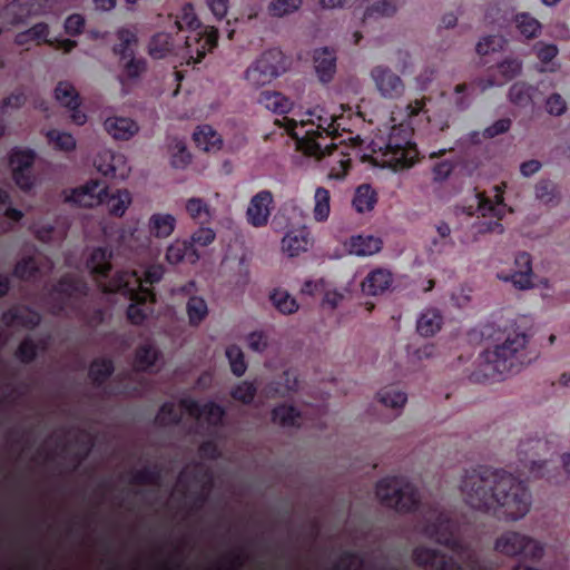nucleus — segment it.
Instances as JSON below:
<instances>
[{"label":"nucleus","mask_w":570,"mask_h":570,"mask_svg":"<svg viewBox=\"0 0 570 570\" xmlns=\"http://www.w3.org/2000/svg\"><path fill=\"white\" fill-rule=\"evenodd\" d=\"M459 489L468 507L504 522L523 520L533 503L530 488L503 469L479 466L466 470Z\"/></svg>","instance_id":"obj_1"},{"label":"nucleus","mask_w":570,"mask_h":570,"mask_svg":"<svg viewBox=\"0 0 570 570\" xmlns=\"http://www.w3.org/2000/svg\"><path fill=\"white\" fill-rule=\"evenodd\" d=\"M334 115L316 107L299 118L283 117L277 122L295 139L296 148L316 159L328 157L330 178L342 179L347 173L351 159L338 150L333 137L341 124Z\"/></svg>","instance_id":"obj_2"},{"label":"nucleus","mask_w":570,"mask_h":570,"mask_svg":"<svg viewBox=\"0 0 570 570\" xmlns=\"http://www.w3.org/2000/svg\"><path fill=\"white\" fill-rule=\"evenodd\" d=\"M429 122L425 98L395 106L391 111V131L386 141H373L374 163L394 170L412 167L419 159V150L412 141L413 131Z\"/></svg>","instance_id":"obj_3"},{"label":"nucleus","mask_w":570,"mask_h":570,"mask_svg":"<svg viewBox=\"0 0 570 570\" xmlns=\"http://www.w3.org/2000/svg\"><path fill=\"white\" fill-rule=\"evenodd\" d=\"M111 252L106 247L95 248L87 262V266L97 286L104 293L120 294L130 305L127 308V318L131 324H142V278L137 272L118 271L110 275Z\"/></svg>","instance_id":"obj_4"},{"label":"nucleus","mask_w":570,"mask_h":570,"mask_svg":"<svg viewBox=\"0 0 570 570\" xmlns=\"http://www.w3.org/2000/svg\"><path fill=\"white\" fill-rule=\"evenodd\" d=\"M503 340L483 351L478 360V370L471 374L474 382L500 381L519 371L523 364V351L529 335L517 322L504 326Z\"/></svg>","instance_id":"obj_5"},{"label":"nucleus","mask_w":570,"mask_h":570,"mask_svg":"<svg viewBox=\"0 0 570 570\" xmlns=\"http://www.w3.org/2000/svg\"><path fill=\"white\" fill-rule=\"evenodd\" d=\"M435 520L431 521L425 528V534L448 548L451 557L439 553L436 550L429 548H417L414 551V559L419 564L429 566L431 570H463L466 568H474L473 553L470 549L464 547L455 533V525L444 513H436Z\"/></svg>","instance_id":"obj_6"},{"label":"nucleus","mask_w":570,"mask_h":570,"mask_svg":"<svg viewBox=\"0 0 570 570\" xmlns=\"http://www.w3.org/2000/svg\"><path fill=\"white\" fill-rule=\"evenodd\" d=\"M178 30H188L183 48L178 53L187 65L198 63L208 51L217 45L218 31L214 27L200 28L195 9L191 3H185L175 17Z\"/></svg>","instance_id":"obj_7"},{"label":"nucleus","mask_w":570,"mask_h":570,"mask_svg":"<svg viewBox=\"0 0 570 570\" xmlns=\"http://www.w3.org/2000/svg\"><path fill=\"white\" fill-rule=\"evenodd\" d=\"M224 416V410L212 402H207L203 405L198 404L194 400L186 397L180 400L178 403L168 402L165 403L157 414V421L159 424L169 425L178 423L184 419L194 420L198 428L207 429L216 426L222 422Z\"/></svg>","instance_id":"obj_8"},{"label":"nucleus","mask_w":570,"mask_h":570,"mask_svg":"<svg viewBox=\"0 0 570 570\" xmlns=\"http://www.w3.org/2000/svg\"><path fill=\"white\" fill-rule=\"evenodd\" d=\"M559 449L560 442L557 436L529 438L519 443L518 456L530 479L542 480V476L533 474V468L544 466L543 471L552 469L549 458L557 454Z\"/></svg>","instance_id":"obj_9"},{"label":"nucleus","mask_w":570,"mask_h":570,"mask_svg":"<svg viewBox=\"0 0 570 570\" xmlns=\"http://www.w3.org/2000/svg\"><path fill=\"white\" fill-rule=\"evenodd\" d=\"M376 495L380 501L397 511H410L419 502L416 488L404 478H385L376 485Z\"/></svg>","instance_id":"obj_10"},{"label":"nucleus","mask_w":570,"mask_h":570,"mask_svg":"<svg viewBox=\"0 0 570 570\" xmlns=\"http://www.w3.org/2000/svg\"><path fill=\"white\" fill-rule=\"evenodd\" d=\"M494 549L504 556H522L530 560H540L544 554V546L539 540L514 530L505 531L499 535Z\"/></svg>","instance_id":"obj_11"},{"label":"nucleus","mask_w":570,"mask_h":570,"mask_svg":"<svg viewBox=\"0 0 570 570\" xmlns=\"http://www.w3.org/2000/svg\"><path fill=\"white\" fill-rule=\"evenodd\" d=\"M285 71L284 56L281 50L265 51L246 70L245 79L255 88L265 86Z\"/></svg>","instance_id":"obj_12"},{"label":"nucleus","mask_w":570,"mask_h":570,"mask_svg":"<svg viewBox=\"0 0 570 570\" xmlns=\"http://www.w3.org/2000/svg\"><path fill=\"white\" fill-rule=\"evenodd\" d=\"M37 154L30 148L14 147L9 153V165L12 170V179L22 191H30L36 184L32 173Z\"/></svg>","instance_id":"obj_13"},{"label":"nucleus","mask_w":570,"mask_h":570,"mask_svg":"<svg viewBox=\"0 0 570 570\" xmlns=\"http://www.w3.org/2000/svg\"><path fill=\"white\" fill-rule=\"evenodd\" d=\"M497 277L505 283H511L517 289L525 291L534 286L532 261L528 253H519L514 257V268L512 271L501 269Z\"/></svg>","instance_id":"obj_14"},{"label":"nucleus","mask_w":570,"mask_h":570,"mask_svg":"<svg viewBox=\"0 0 570 570\" xmlns=\"http://www.w3.org/2000/svg\"><path fill=\"white\" fill-rule=\"evenodd\" d=\"M87 294L88 286L85 282L71 276H62L52 287V314H61L66 309L70 298L75 296H86Z\"/></svg>","instance_id":"obj_15"},{"label":"nucleus","mask_w":570,"mask_h":570,"mask_svg":"<svg viewBox=\"0 0 570 570\" xmlns=\"http://www.w3.org/2000/svg\"><path fill=\"white\" fill-rule=\"evenodd\" d=\"M273 207L274 196L272 191L267 189L258 191L248 203L246 209L247 223L255 228L265 227L269 222Z\"/></svg>","instance_id":"obj_16"},{"label":"nucleus","mask_w":570,"mask_h":570,"mask_svg":"<svg viewBox=\"0 0 570 570\" xmlns=\"http://www.w3.org/2000/svg\"><path fill=\"white\" fill-rule=\"evenodd\" d=\"M119 43L114 46L115 55L119 56L124 63L128 77L139 76L142 67L141 60H136L131 43L136 41V36L128 29H120L117 32Z\"/></svg>","instance_id":"obj_17"},{"label":"nucleus","mask_w":570,"mask_h":570,"mask_svg":"<svg viewBox=\"0 0 570 570\" xmlns=\"http://www.w3.org/2000/svg\"><path fill=\"white\" fill-rule=\"evenodd\" d=\"M107 196V186L98 180H91L79 188L72 189L68 200L80 207L90 208L104 204Z\"/></svg>","instance_id":"obj_18"},{"label":"nucleus","mask_w":570,"mask_h":570,"mask_svg":"<svg viewBox=\"0 0 570 570\" xmlns=\"http://www.w3.org/2000/svg\"><path fill=\"white\" fill-rule=\"evenodd\" d=\"M95 166L105 177L114 179H125L129 174L124 156L112 150L100 151L95 159Z\"/></svg>","instance_id":"obj_19"},{"label":"nucleus","mask_w":570,"mask_h":570,"mask_svg":"<svg viewBox=\"0 0 570 570\" xmlns=\"http://www.w3.org/2000/svg\"><path fill=\"white\" fill-rule=\"evenodd\" d=\"M544 466H534L533 474L542 476V480L550 487L570 488V452L562 453L560 456V465H553L552 469Z\"/></svg>","instance_id":"obj_20"},{"label":"nucleus","mask_w":570,"mask_h":570,"mask_svg":"<svg viewBox=\"0 0 570 570\" xmlns=\"http://www.w3.org/2000/svg\"><path fill=\"white\" fill-rule=\"evenodd\" d=\"M371 76L377 90L383 97L397 98L403 94V81L389 68L377 66L372 70Z\"/></svg>","instance_id":"obj_21"},{"label":"nucleus","mask_w":570,"mask_h":570,"mask_svg":"<svg viewBox=\"0 0 570 570\" xmlns=\"http://www.w3.org/2000/svg\"><path fill=\"white\" fill-rule=\"evenodd\" d=\"M46 13V7L40 0H13L4 8V14L10 16V22L18 24L31 16Z\"/></svg>","instance_id":"obj_22"},{"label":"nucleus","mask_w":570,"mask_h":570,"mask_svg":"<svg viewBox=\"0 0 570 570\" xmlns=\"http://www.w3.org/2000/svg\"><path fill=\"white\" fill-rule=\"evenodd\" d=\"M165 259L173 266L184 261L196 264L200 259V254L196 248L190 247L188 239L176 238L167 246Z\"/></svg>","instance_id":"obj_23"},{"label":"nucleus","mask_w":570,"mask_h":570,"mask_svg":"<svg viewBox=\"0 0 570 570\" xmlns=\"http://www.w3.org/2000/svg\"><path fill=\"white\" fill-rule=\"evenodd\" d=\"M383 242L373 235H354L345 243V249L351 255L364 257L372 256L382 249Z\"/></svg>","instance_id":"obj_24"},{"label":"nucleus","mask_w":570,"mask_h":570,"mask_svg":"<svg viewBox=\"0 0 570 570\" xmlns=\"http://www.w3.org/2000/svg\"><path fill=\"white\" fill-rule=\"evenodd\" d=\"M311 244L309 232L306 227L288 230L282 238V250L288 257L298 256L308 249Z\"/></svg>","instance_id":"obj_25"},{"label":"nucleus","mask_w":570,"mask_h":570,"mask_svg":"<svg viewBox=\"0 0 570 570\" xmlns=\"http://www.w3.org/2000/svg\"><path fill=\"white\" fill-rule=\"evenodd\" d=\"M392 283L393 276L389 269L376 268L362 282V291L367 295H379L389 289Z\"/></svg>","instance_id":"obj_26"},{"label":"nucleus","mask_w":570,"mask_h":570,"mask_svg":"<svg viewBox=\"0 0 570 570\" xmlns=\"http://www.w3.org/2000/svg\"><path fill=\"white\" fill-rule=\"evenodd\" d=\"M176 217L168 213L153 214L147 224L148 233L151 237L168 238L176 228Z\"/></svg>","instance_id":"obj_27"},{"label":"nucleus","mask_w":570,"mask_h":570,"mask_svg":"<svg viewBox=\"0 0 570 570\" xmlns=\"http://www.w3.org/2000/svg\"><path fill=\"white\" fill-rule=\"evenodd\" d=\"M115 373V363L109 357H96L91 361L88 376L96 387L102 386Z\"/></svg>","instance_id":"obj_28"},{"label":"nucleus","mask_w":570,"mask_h":570,"mask_svg":"<svg viewBox=\"0 0 570 570\" xmlns=\"http://www.w3.org/2000/svg\"><path fill=\"white\" fill-rule=\"evenodd\" d=\"M193 139L196 146L205 151H217L223 145L220 135L209 125L198 126L193 134Z\"/></svg>","instance_id":"obj_29"},{"label":"nucleus","mask_w":570,"mask_h":570,"mask_svg":"<svg viewBox=\"0 0 570 570\" xmlns=\"http://www.w3.org/2000/svg\"><path fill=\"white\" fill-rule=\"evenodd\" d=\"M104 126L111 137L119 140H128L138 130L136 122L125 117L107 118Z\"/></svg>","instance_id":"obj_30"},{"label":"nucleus","mask_w":570,"mask_h":570,"mask_svg":"<svg viewBox=\"0 0 570 570\" xmlns=\"http://www.w3.org/2000/svg\"><path fill=\"white\" fill-rule=\"evenodd\" d=\"M185 209L187 215L197 224L206 225L209 224L213 218L215 210L209 204L199 197H191L186 200Z\"/></svg>","instance_id":"obj_31"},{"label":"nucleus","mask_w":570,"mask_h":570,"mask_svg":"<svg viewBox=\"0 0 570 570\" xmlns=\"http://www.w3.org/2000/svg\"><path fill=\"white\" fill-rule=\"evenodd\" d=\"M478 210L485 216H493L501 218L507 213V206L503 204V196L500 187H495L494 199L487 198L482 195H476Z\"/></svg>","instance_id":"obj_32"},{"label":"nucleus","mask_w":570,"mask_h":570,"mask_svg":"<svg viewBox=\"0 0 570 570\" xmlns=\"http://www.w3.org/2000/svg\"><path fill=\"white\" fill-rule=\"evenodd\" d=\"M315 70L322 81L332 78L336 68V57L333 50L328 48L317 49L314 52Z\"/></svg>","instance_id":"obj_33"},{"label":"nucleus","mask_w":570,"mask_h":570,"mask_svg":"<svg viewBox=\"0 0 570 570\" xmlns=\"http://www.w3.org/2000/svg\"><path fill=\"white\" fill-rule=\"evenodd\" d=\"M442 325V315L436 308H426L424 309L417 321H416V330L422 336H433L438 333Z\"/></svg>","instance_id":"obj_34"},{"label":"nucleus","mask_w":570,"mask_h":570,"mask_svg":"<svg viewBox=\"0 0 570 570\" xmlns=\"http://www.w3.org/2000/svg\"><path fill=\"white\" fill-rule=\"evenodd\" d=\"M498 69L503 77V81H497L494 79L480 80L478 86L480 87L481 91H484L493 86H501L503 82L518 76L522 69V62L518 59H507L499 63Z\"/></svg>","instance_id":"obj_35"},{"label":"nucleus","mask_w":570,"mask_h":570,"mask_svg":"<svg viewBox=\"0 0 570 570\" xmlns=\"http://www.w3.org/2000/svg\"><path fill=\"white\" fill-rule=\"evenodd\" d=\"M538 59L541 65L538 67L540 72H554L559 69V65L553 61L559 50L556 45L538 42L533 47Z\"/></svg>","instance_id":"obj_36"},{"label":"nucleus","mask_w":570,"mask_h":570,"mask_svg":"<svg viewBox=\"0 0 570 570\" xmlns=\"http://www.w3.org/2000/svg\"><path fill=\"white\" fill-rule=\"evenodd\" d=\"M174 48L171 37L166 32L157 33L149 42L148 51L149 55L155 59H161L166 57L168 53L174 52L175 56L179 57L181 60V56L177 55L179 49Z\"/></svg>","instance_id":"obj_37"},{"label":"nucleus","mask_w":570,"mask_h":570,"mask_svg":"<svg viewBox=\"0 0 570 570\" xmlns=\"http://www.w3.org/2000/svg\"><path fill=\"white\" fill-rule=\"evenodd\" d=\"M258 102L266 109L281 115L288 112L293 107V102L287 97L276 91H263Z\"/></svg>","instance_id":"obj_38"},{"label":"nucleus","mask_w":570,"mask_h":570,"mask_svg":"<svg viewBox=\"0 0 570 570\" xmlns=\"http://www.w3.org/2000/svg\"><path fill=\"white\" fill-rule=\"evenodd\" d=\"M377 202L376 193L370 185H361L356 188L352 204L357 213L371 212Z\"/></svg>","instance_id":"obj_39"},{"label":"nucleus","mask_w":570,"mask_h":570,"mask_svg":"<svg viewBox=\"0 0 570 570\" xmlns=\"http://www.w3.org/2000/svg\"><path fill=\"white\" fill-rule=\"evenodd\" d=\"M331 214V193L324 187H317L314 191L313 217L316 222H326Z\"/></svg>","instance_id":"obj_40"},{"label":"nucleus","mask_w":570,"mask_h":570,"mask_svg":"<svg viewBox=\"0 0 570 570\" xmlns=\"http://www.w3.org/2000/svg\"><path fill=\"white\" fill-rule=\"evenodd\" d=\"M513 23L521 36L532 39L541 32V23L528 12L517 13Z\"/></svg>","instance_id":"obj_41"},{"label":"nucleus","mask_w":570,"mask_h":570,"mask_svg":"<svg viewBox=\"0 0 570 570\" xmlns=\"http://www.w3.org/2000/svg\"><path fill=\"white\" fill-rule=\"evenodd\" d=\"M55 99L63 107H80L81 100L76 88L69 81H59L55 88Z\"/></svg>","instance_id":"obj_42"},{"label":"nucleus","mask_w":570,"mask_h":570,"mask_svg":"<svg viewBox=\"0 0 570 570\" xmlns=\"http://www.w3.org/2000/svg\"><path fill=\"white\" fill-rule=\"evenodd\" d=\"M105 203L110 215L121 217L131 204V195L126 189H118L115 194H108Z\"/></svg>","instance_id":"obj_43"},{"label":"nucleus","mask_w":570,"mask_h":570,"mask_svg":"<svg viewBox=\"0 0 570 570\" xmlns=\"http://www.w3.org/2000/svg\"><path fill=\"white\" fill-rule=\"evenodd\" d=\"M377 400L386 407L399 410L405 405L407 395L395 386H385L377 392Z\"/></svg>","instance_id":"obj_44"},{"label":"nucleus","mask_w":570,"mask_h":570,"mask_svg":"<svg viewBox=\"0 0 570 570\" xmlns=\"http://www.w3.org/2000/svg\"><path fill=\"white\" fill-rule=\"evenodd\" d=\"M273 421L282 426H299L305 423L304 416L293 406H278L273 411Z\"/></svg>","instance_id":"obj_45"},{"label":"nucleus","mask_w":570,"mask_h":570,"mask_svg":"<svg viewBox=\"0 0 570 570\" xmlns=\"http://www.w3.org/2000/svg\"><path fill=\"white\" fill-rule=\"evenodd\" d=\"M271 301L274 307L282 314H293L298 311L296 299L283 288H276L271 294Z\"/></svg>","instance_id":"obj_46"},{"label":"nucleus","mask_w":570,"mask_h":570,"mask_svg":"<svg viewBox=\"0 0 570 570\" xmlns=\"http://www.w3.org/2000/svg\"><path fill=\"white\" fill-rule=\"evenodd\" d=\"M186 312L190 325H199L208 315V306L202 296H190L186 304Z\"/></svg>","instance_id":"obj_47"},{"label":"nucleus","mask_w":570,"mask_h":570,"mask_svg":"<svg viewBox=\"0 0 570 570\" xmlns=\"http://www.w3.org/2000/svg\"><path fill=\"white\" fill-rule=\"evenodd\" d=\"M170 163L175 168H185L191 160L186 144L181 139L175 138L169 145Z\"/></svg>","instance_id":"obj_48"},{"label":"nucleus","mask_w":570,"mask_h":570,"mask_svg":"<svg viewBox=\"0 0 570 570\" xmlns=\"http://www.w3.org/2000/svg\"><path fill=\"white\" fill-rule=\"evenodd\" d=\"M397 7L399 0L377 1L366 9L364 20L391 17L396 12Z\"/></svg>","instance_id":"obj_49"},{"label":"nucleus","mask_w":570,"mask_h":570,"mask_svg":"<svg viewBox=\"0 0 570 570\" xmlns=\"http://www.w3.org/2000/svg\"><path fill=\"white\" fill-rule=\"evenodd\" d=\"M533 90V87L525 82H515L509 90V100L515 106H528L532 101Z\"/></svg>","instance_id":"obj_50"},{"label":"nucleus","mask_w":570,"mask_h":570,"mask_svg":"<svg viewBox=\"0 0 570 570\" xmlns=\"http://www.w3.org/2000/svg\"><path fill=\"white\" fill-rule=\"evenodd\" d=\"M46 137L50 144H53L57 150L72 151L76 148V139L69 132L50 129L47 131Z\"/></svg>","instance_id":"obj_51"},{"label":"nucleus","mask_w":570,"mask_h":570,"mask_svg":"<svg viewBox=\"0 0 570 570\" xmlns=\"http://www.w3.org/2000/svg\"><path fill=\"white\" fill-rule=\"evenodd\" d=\"M39 348L45 350V345L39 347L31 337H24L17 347L16 357L23 364H30L37 358Z\"/></svg>","instance_id":"obj_52"},{"label":"nucleus","mask_w":570,"mask_h":570,"mask_svg":"<svg viewBox=\"0 0 570 570\" xmlns=\"http://www.w3.org/2000/svg\"><path fill=\"white\" fill-rule=\"evenodd\" d=\"M39 273V267L33 257H24L20 259L12 272V275L21 281H31Z\"/></svg>","instance_id":"obj_53"},{"label":"nucleus","mask_w":570,"mask_h":570,"mask_svg":"<svg viewBox=\"0 0 570 570\" xmlns=\"http://www.w3.org/2000/svg\"><path fill=\"white\" fill-rule=\"evenodd\" d=\"M302 3V0H273L268 4V13L282 18L297 11Z\"/></svg>","instance_id":"obj_54"},{"label":"nucleus","mask_w":570,"mask_h":570,"mask_svg":"<svg viewBox=\"0 0 570 570\" xmlns=\"http://www.w3.org/2000/svg\"><path fill=\"white\" fill-rule=\"evenodd\" d=\"M215 238L216 233L213 228L200 226L190 235L188 243L190 244V247L198 250V247H207L210 245Z\"/></svg>","instance_id":"obj_55"},{"label":"nucleus","mask_w":570,"mask_h":570,"mask_svg":"<svg viewBox=\"0 0 570 570\" xmlns=\"http://www.w3.org/2000/svg\"><path fill=\"white\" fill-rule=\"evenodd\" d=\"M226 356L229 361L233 373L237 376H242L247 368L242 350L236 345H232L227 347Z\"/></svg>","instance_id":"obj_56"},{"label":"nucleus","mask_w":570,"mask_h":570,"mask_svg":"<svg viewBox=\"0 0 570 570\" xmlns=\"http://www.w3.org/2000/svg\"><path fill=\"white\" fill-rule=\"evenodd\" d=\"M17 325H20L28 330H33L41 323V315L29 307L18 309Z\"/></svg>","instance_id":"obj_57"},{"label":"nucleus","mask_w":570,"mask_h":570,"mask_svg":"<svg viewBox=\"0 0 570 570\" xmlns=\"http://www.w3.org/2000/svg\"><path fill=\"white\" fill-rule=\"evenodd\" d=\"M507 40L501 36H489L481 39L476 45V51L479 55H488L503 49Z\"/></svg>","instance_id":"obj_58"},{"label":"nucleus","mask_w":570,"mask_h":570,"mask_svg":"<svg viewBox=\"0 0 570 570\" xmlns=\"http://www.w3.org/2000/svg\"><path fill=\"white\" fill-rule=\"evenodd\" d=\"M285 382L278 383L276 387L271 389L268 393L272 395H281L284 396L288 394L289 392H293L296 390L298 381L297 376L294 372L287 371L284 373Z\"/></svg>","instance_id":"obj_59"},{"label":"nucleus","mask_w":570,"mask_h":570,"mask_svg":"<svg viewBox=\"0 0 570 570\" xmlns=\"http://www.w3.org/2000/svg\"><path fill=\"white\" fill-rule=\"evenodd\" d=\"M165 267L161 263H150L145 258V284H154L161 281Z\"/></svg>","instance_id":"obj_60"},{"label":"nucleus","mask_w":570,"mask_h":570,"mask_svg":"<svg viewBox=\"0 0 570 570\" xmlns=\"http://www.w3.org/2000/svg\"><path fill=\"white\" fill-rule=\"evenodd\" d=\"M85 18L80 13L70 14L65 21V31L71 37L82 33L85 28Z\"/></svg>","instance_id":"obj_61"},{"label":"nucleus","mask_w":570,"mask_h":570,"mask_svg":"<svg viewBox=\"0 0 570 570\" xmlns=\"http://www.w3.org/2000/svg\"><path fill=\"white\" fill-rule=\"evenodd\" d=\"M557 188L551 181H540L535 187V196L537 198L544 203L549 204L556 197Z\"/></svg>","instance_id":"obj_62"},{"label":"nucleus","mask_w":570,"mask_h":570,"mask_svg":"<svg viewBox=\"0 0 570 570\" xmlns=\"http://www.w3.org/2000/svg\"><path fill=\"white\" fill-rule=\"evenodd\" d=\"M256 387L254 384L243 382L238 384L232 392L234 399L242 401L243 403H249L255 395Z\"/></svg>","instance_id":"obj_63"},{"label":"nucleus","mask_w":570,"mask_h":570,"mask_svg":"<svg viewBox=\"0 0 570 570\" xmlns=\"http://www.w3.org/2000/svg\"><path fill=\"white\" fill-rule=\"evenodd\" d=\"M27 31H28L29 36L31 37V39L33 41H37L38 43L42 41L50 46L53 45V41L48 39L49 26L46 22L36 23L31 28H29Z\"/></svg>","instance_id":"obj_64"}]
</instances>
